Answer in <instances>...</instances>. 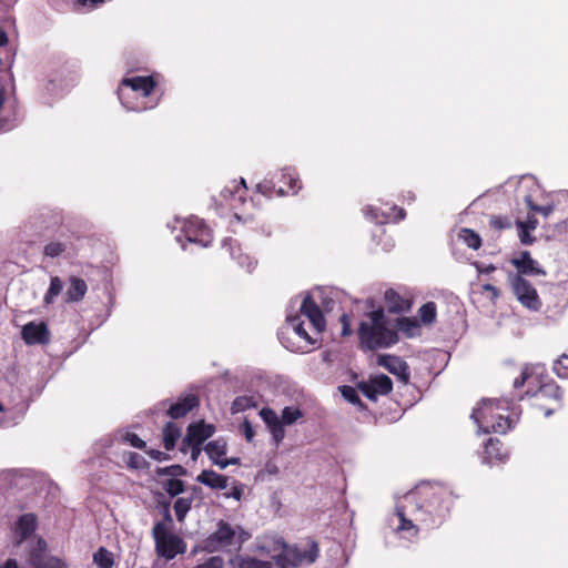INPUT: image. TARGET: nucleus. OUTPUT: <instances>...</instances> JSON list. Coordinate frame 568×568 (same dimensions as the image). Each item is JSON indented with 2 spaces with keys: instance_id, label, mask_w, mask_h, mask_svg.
Segmentation results:
<instances>
[{
  "instance_id": "nucleus-30",
  "label": "nucleus",
  "mask_w": 568,
  "mask_h": 568,
  "mask_svg": "<svg viewBox=\"0 0 568 568\" xmlns=\"http://www.w3.org/2000/svg\"><path fill=\"white\" fill-rule=\"evenodd\" d=\"M485 403L488 404V409L484 413H479V416L483 418L486 416L489 422H494L497 414H495V409H504L507 408L509 402L506 399H484L479 407H484Z\"/></svg>"
},
{
  "instance_id": "nucleus-1",
  "label": "nucleus",
  "mask_w": 568,
  "mask_h": 568,
  "mask_svg": "<svg viewBox=\"0 0 568 568\" xmlns=\"http://www.w3.org/2000/svg\"><path fill=\"white\" fill-rule=\"evenodd\" d=\"M448 490L439 485H420L404 496L403 503L397 505L396 514L400 525L398 531H407L409 536L418 532L414 521L423 523L427 527L434 526L449 511Z\"/></svg>"
},
{
  "instance_id": "nucleus-11",
  "label": "nucleus",
  "mask_w": 568,
  "mask_h": 568,
  "mask_svg": "<svg viewBox=\"0 0 568 568\" xmlns=\"http://www.w3.org/2000/svg\"><path fill=\"white\" fill-rule=\"evenodd\" d=\"M260 417L265 423L275 444L278 445L285 437L284 423L278 415L268 407H264L260 410Z\"/></svg>"
},
{
  "instance_id": "nucleus-48",
  "label": "nucleus",
  "mask_w": 568,
  "mask_h": 568,
  "mask_svg": "<svg viewBox=\"0 0 568 568\" xmlns=\"http://www.w3.org/2000/svg\"><path fill=\"white\" fill-rule=\"evenodd\" d=\"M518 236L523 244L530 245L535 242V237L530 235L527 224L523 221H517Z\"/></svg>"
},
{
  "instance_id": "nucleus-14",
  "label": "nucleus",
  "mask_w": 568,
  "mask_h": 568,
  "mask_svg": "<svg viewBox=\"0 0 568 568\" xmlns=\"http://www.w3.org/2000/svg\"><path fill=\"white\" fill-rule=\"evenodd\" d=\"M364 214L368 220L377 224H384L389 221L398 222L405 217L404 209H399L397 206L390 207L389 212H384L373 206H366L364 209Z\"/></svg>"
},
{
  "instance_id": "nucleus-45",
  "label": "nucleus",
  "mask_w": 568,
  "mask_h": 568,
  "mask_svg": "<svg viewBox=\"0 0 568 568\" xmlns=\"http://www.w3.org/2000/svg\"><path fill=\"white\" fill-rule=\"evenodd\" d=\"M552 369L559 378L568 379V355L562 354L560 358L554 363Z\"/></svg>"
},
{
  "instance_id": "nucleus-22",
  "label": "nucleus",
  "mask_w": 568,
  "mask_h": 568,
  "mask_svg": "<svg viewBox=\"0 0 568 568\" xmlns=\"http://www.w3.org/2000/svg\"><path fill=\"white\" fill-rule=\"evenodd\" d=\"M196 480L212 489H225L227 487V477L211 469L202 470V473L197 475Z\"/></svg>"
},
{
  "instance_id": "nucleus-55",
  "label": "nucleus",
  "mask_w": 568,
  "mask_h": 568,
  "mask_svg": "<svg viewBox=\"0 0 568 568\" xmlns=\"http://www.w3.org/2000/svg\"><path fill=\"white\" fill-rule=\"evenodd\" d=\"M399 328L413 335L412 331L417 328V325L408 318H402L398 321Z\"/></svg>"
},
{
  "instance_id": "nucleus-43",
  "label": "nucleus",
  "mask_w": 568,
  "mask_h": 568,
  "mask_svg": "<svg viewBox=\"0 0 568 568\" xmlns=\"http://www.w3.org/2000/svg\"><path fill=\"white\" fill-rule=\"evenodd\" d=\"M171 525L166 523H155L152 529V536L154 538V542L160 541V539H164L166 537L172 536L173 534L170 531Z\"/></svg>"
},
{
  "instance_id": "nucleus-42",
  "label": "nucleus",
  "mask_w": 568,
  "mask_h": 568,
  "mask_svg": "<svg viewBox=\"0 0 568 568\" xmlns=\"http://www.w3.org/2000/svg\"><path fill=\"white\" fill-rule=\"evenodd\" d=\"M67 250V245L59 241H52L44 246L45 256L54 258L60 256Z\"/></svg>"
},
{
  "instance_id": "nucleus-61",
  "label": "nucleus",
  "mask_w": 568,
  "mask_h": 568,
  "mask_svg": "<svg viewBox=\"0 0 568 568\" xmlns=\"http://www.w3.org/2000/svg\"><path fill=\"white\" fill-rule=\"evenodd\" d=\"M148 454L150 455V457L156 460H164L168 458V455L165 453L155 449L150 450Z\"/></svg>"
},
{
  "instance_id": "nucleus-9",
  "label": "nucleus",
  "mask_w": 568,
  "mask_h": 568,
  "mask_svg": "<svg viewBox=\"0 0 568 568\" xmlns=\"http://www.w3.org/2000/svg\"><path fill=\"white\" fill-rule=\"evenodd\" d=\"M47 542L38 539L36 547L30 552V564L34 568H64L63 564L55 557H45Z\"/></svg>"
},
{
  "instance_id": "nucleus-31",
  "label": "nucleus",
  "mask_w": 568,
  "mask_h": 568,
  "mask_svg": "<svg viewBox=\"0 0 568 568\" xmlns=\"http://www.w3.org/2000/svg\"><path fill=\"white\" fill-rule=\"evenodd\" d=\"M233 240L232 239H225L223 241V247H227V250L230 251V254L233 258L237 260V263L240 266L242 267H245L247 272H252L254 266H255V262L251 260V257L248 255H244V254H239V256H235L234 254V251H233Z\"/></svg>"
},
{
  "instance_id": "nucleus-35",
  "label": "nucleus",
  "mask_w": 568,
  "mask_h": 568,
  "mask_svg": "<svg viewBox=\"0 0 568 568\" xmlns=\"http://www.w3.org/2000/svg\"><path fill=\"white\" fill-rule=\"evenodd\" d=\"M371 381L373 382L378 395H387L393 389V382L385 374H379L371 378Z\"/></svg>"
},
{
  "instance_id": "nucleus-18",
  "label": "nucleus",
  "mask_w": 568,
  "mask_h": 568,
  "mask_svg": "<svg viewBox=\"0 0 568 568\" xmlns=\"http://www.w3.org/2000/svg\"><path fill=\"white\" fill-rule=\"evenodd\" d=\"M540 398H551L555 400L556 406L547 408L545 416H550L557 408L561 406L562 390L556 383H545L540 385L539 389L534 394Z\"/></svg>"
},
{
  "instance_id": "nucleus-5",
  "label": "nucleus",
  "mask_w": 568,
  "mask_h": 568,
  "mask_svg": "<svg viewBox=\"0 0 568 568\" xmlns=\"http://www.w3.org/2000/svg\"><path fill=\"white\" fill-rule=\"evenodd\" d=\"M317 557L318 546L315 541H312L307 548L285 546L282 554L277 556L276 564L280 568H297L315 562Z\"/></svg>"
},
{
  "instance_id": "nucleus-62",
  "label": "nucleus",
  "mask_w": 568,
  "mask_h": 568,
  "mask_svg": "<svg viewBox=\"0 0 568 568\" xmlns=\"http://www.w3.org/2000/svg\"><path fill=\"white\" fill-rule=\"evenodd\" d=\"M476 267L480 273H486V274H489L496 270L495 265H493V264L483 265L480 263H477Z\"/></svg>"
},
{
  "instance_id": "nucleus-37",
  "label": "nucleus",
  "mask_w": 568,
  "mask_h": 568,
  "mask_svg": "<svg viewBox=\"0 0 568 568\" xmlns=\"http://www.w3.org/2000/svg\"><path fill=\"white\" fill-rule=\"evenodd\" d=\"M459 237L468 247L473 250H478L481 245L480 236L470 229H463L460 231Z\"/></svg>"
},
{
  "instance_id": "nucleus-53",
  "label": "nucleus",
  "mask_w": 568,
  "mask_h": 568,
  "mask_svg": "<svg viewBox=\"0 0 568 568\" xmlns=\"http://www.w3.org/2000/svg\"><path fill=\"white\" fill-rule=\"evenodd\" d=\"M224 561L222 557L214 556L206 560L204 564L199 565L196 568H223Z\"/></svg>"
},
{
  "instance_id": "nucleus-29",
  "label": "nucleus",
  "mask_w": 568,
  "mask_h": 568,
  "mask_svg": "<svg viewBox=\"0 0 568 568\" xmlns=\"http://www.w3.org/2000/svg\"><path fill=\"white\" fill-rule=\"evenodd\" d=\"M181 436L180 428L173 422H169L163 428V444L166 450L174 448L176 440Z\"/></svg>"
},
{
  "instance_id": "nucleus-17",
  "label": "nucleus",
  "mask_w": 568,
  "mask_h": 568,
  "mask_svg": "<svg viewBox=\"0 0 568 568\" xmlns=\"http://www.w3.org/2000/svg\"><path fill=\"white\" fill-rule=\"evenodd\" d=\"M214 426L205 424L204 422L191 424L187 427L186 436L183 440L184 444L202 445L204 440L214 434Z\"/></svg>"
},
{
  "instance_id": "nucleus-15",
  "label": "nucleus",
  "mask_w": 568,
  "mask_h": 568,
  "mask_svg": "<svg viewBox=\"0 0 568 568\" xmlns=\"http://www.w3.org/2000/svg\"><path fill=\"white\" fill-rule=\"evenodd\" d=\"M154 87L155 82L152 77H133L123 79L122 88L120 89V99H123L124 88L131 89L141 97H148L153 91Z\"/></svg>"
},
{
  "instance_id": "nucleus-38",
  "label": "nucleus",
  "mask_w": 568,
  "mask_h": 568,
  "mask_svg": "<svg viewBox=\"0 0 568 568\" xmlns=\"http://www.w3.org/2000/svg\"><path fill=\"white\" fill-rule=\"evenodd\" d=\"M303 416L302 410L296 406H286L282 410L281 420L284 425H292Z\"/></svg>"
},
{
  "instance_id": "nucleus-28",
  "label": "nucleus",
  "mask_w": 568,
  "mask_h": 568,
  "mask_svg": "<svg viewBox=\"0 0 568 568\" xmlns=\"http://www.w3.org/2000/svg\"><path fill=\"white\" fill-rule=\"evenodd\" d=\"M232 568H272V564L250 556H236L231 560Z\"/></svg>"
},
{
  "instance_id": "nucleus-44",
  "label": "nucleus",
  "mask_w": 568,
  "mask_h": 568,
  "mask_svg": "<svg viewBox=\"0 0 568 568\" xmlns=\"http://www.w3.org/2000/svg\"><path fill=\"white\" fill-rule=\"evenodd\" d=\"M525 202H526V204H527V206L529 207L530 211L539 213L544 217H548L552 213V211H554V205L552 204H549V205H537V204H535L532 202V199H531L530 195H526L525 196Z\"/></svg>"
},
{
  "instance_id": "nucleus-52",
  "label": "nucleus",
  "mask_w": 568,
  "mask_h": 568,
  "mask_svg": "<svg viewBox=\"0 0 568 568\" xmlns=\"http://www.w3.org/2000/svg\"><path fill=\"white\" fill-rule=\"evenodd\" d=\"M124 440L128 442L132 447L142 449L145 447V442L142 440L136 434L128 433L124 437Z\"/></svg>"
},
{
  "instance_id": "nucleus-46",
  "label": "nucleus",
  "mask_w": 568,
  "mask_h": 568,
  "mask_svg": "<svg viewBox=\"0 0 568 568\" xmlns=\"http://www.w3.org/2000/svg\"><path fill=\"white\" fill-rule=\"evenodd\" d=\"M341 394L351 404L362 406L361 398L354 387L347 385L342 386Z\"/></svg>"
},
{
  "instance_id": "nucleus-49",
  "label": "nucleus",
  "mask_w": 568,
  "mask_h": 568,
  "mask_svg": "<svg viewBox=\"0 0 568 568\" xmlns=\"http://www.w3.org/2000/svg\"><path fill=\"white\" fill-rule=\"evenodd\" d=\"M283 179L286 181L290 185V189L295 194L301 189V183L298 178L294 174L293 170L291 169H284L283 170Z\"/></svg>"
},
{
  "instance_id": "nucleus-21",
  "label": "nucleus",
  "mask_w": 568,
  "mask_h": 568,
  "mask_svg": "<svg viewBox=\"0 0 568 568\" xmlns=\"http://www.w3.org/2000/svg\"><path fill=\"white\" fill-rule=\"evenodd\" d=\"M197 405V398L194 395H189L179 402L170 405L168 408V415L178 419L184 417L189 412H191Z\"/></svg>"
},
{
  "instance_id": "nucleus-39",
  "label": "nucleus",
  "mask_w": 568,
  "mask_h": 568,
  "mask_svg": "<svg viewBox=\"0 0 568 568\" xmlns=\"http://www.w3.org/2000/svg\"><path fill=\"white\" fill-rule=\"evenodd\" d=\"M159 477L170 476L171 478H179L186 475V470L181 465H171L168 467H159L155 470Z\"/></svg>"
},
{
  "instance_id": "nucleus-16",
  "label": "nucleus",
  "mask_w": 568,
  "mask_h": 568,
  "mask_svg": "<svg viewBox=\"0 0 568 568\" xmlns=\"http://www.w3.org/2000/svg\"><path fill=\"white\" fill-rule=\"evenodd\" d=\"M38 520L34 514L28 513L20 516L14 526L17 545H21L37 529Z\"/></svg>"
},
{
  "instance_id": "nucleus-41",
  "label": "nucleus",
  "mask_w": 568,
  "mask_h": 568,
  "mask_svg": "<svg viewBox=\"0 0 568 568\" xmlns=\"http://www.w3.org/2000/svg\"><path fill=\"white\" fill-rule=\"evenodd\" d=\"M419 316H420V320L423 323L425 324H430L435 321L436 318V305L435 303L433 302H428L426 304H424L420 308H419Z\"/></svg>"
},
{
  "instance_id": "nucleus-25",
  "label": "nucleus",
  "mask_w": 568,
  "mask_h": 568,
  "mask_svg": "<svg viewBox=\"0 0 568 568\" xmlns=\"http://www.w3.org/2000/svg\"><path fill=\"white\" fill-rule=\"evenodd\" d=\"M245 191H246L245 180L241 179L239 184L235 181H233L231 186H225L223 189V191L221 192V195L225 200H230L232 206H235V204H234L235 202L244 201Z\"/></svg>"
},
{
  "instance_id": "nucleus-6",
  "label": "nucleus",
  "mask_w": 568,
  "mask_h": 568,
  "mask_svg": "<svg viewBox=\"0 0 568 568\" xmlns=\"http://www.w3.org/2000/svg\"><path fill=\"white\" fill-rule=\"evenodd\" d=\"M509 281L514 294L523 306L534 312L541 308V301L530 282L519 274H509Z\"/></svg>"
},
{
  "instance_id": "nucleus-56",
  "label": "nucleus",
  "mask_w": 568,
  "mask_h": 568,
  "mask_svg": "<svg viewBox=\"0 0 568 568\" xmlns=\"http://www.w3.org/2000/svg\"><path fill=\"white\" fill-rule=\"evenodd\" d=\"M242 495H243V489L240 485L233 486L231 491L224 494V496L226 498H234L235 500H241Z\"/></svg>"
},
{
  "instance_id": "nucleus-8",
  "label": "nucleus",
  "mask_w": 568,
  "mask_h": 568,
  "mask_svg": "<svg viewBox=\"0 0 568 568\" xmlns=\"http://www.w3.org/2000/svg\"><path fill=\"white\" fill-rule=\"evenodd\" d=\"M488 409V404L485 403L484 407H477L473 410L470 417L477 424L479 432L483 433H499L505 434L507 430L511 428V420L508 417H504L503 415H496L494 422H489L486 416H479V413H484Z\"/></svg>"
},
{
  "instance_id": "nucleus-23",
  "label": "nucleus",
  "mask_w": 568,
  "mask_h": 568,
  "mask_svg": "<svg viewBox=\"0 0 568 568\" xmlns=\"http://www.w3.org/2000/svg\"><path fill=\"white\" fill-rule=\"evenodd\" d=\"M506 457V454L501 452V443L498 439L489 438L485 446L484 463L495 464L504 462Z\"/></svg>"
},
{
  "instance_id": "nucleus-50",
  "label": "nucleus",
  "mask_w": 568,
  "mask_h": 568,
  "mask_svg": "<svg viewBox=\"0 0 568 568\" xmlns=\"http://www.w3.org/2000/svg\"><path fill=\"white\" fill-rule=\"evenodd\" d=\"M128 465L134 469H142L145 467L146 460L142 455L131 452L128 456Z\"/></svg>"
},
{
  "instance_id": "nucleus-54",
  "label": "nucleus",
  "mask_w": 568,
  "mask_h": 568,
  "mask_svg": "<svg viewBox=\"0 0 568 568\" xmlns=\"http://www.w3.org/2000/svg\"><path fill=\"white\" fill-rule=\"evenodd\" d=\"M491 226H494L497 230L508 229L510 227L511 223L506 217L495 216L490 221Z\"/></svg>"
},
{
  "instance_id": "nucleus-64",
  "label": "nucleus",
  "mask_w": 568,
  "mask_h": 568,
  "mask_svg": "<svg viewBox=\"0 0 568 568\" xmlns=\"http://www.w3.org/2000/svg\"><path fill=\"white\" fill-rule=\"evenodd\" d=\"M0 568H19V566L16 559L9 558L0 565Z\"/></svg>"
},
{
  "instance_id": "nucleus-40",
  "label": "nucleus",
  "mask_w": 568,
  "mask_h": 568,
  "mask_svg": "<svg viewBox=\"0 0 568 568\" xmlns=\"http://www.w3.org/2000/svg\"><path fill=\"white\" fill-rule=\"evenodd\" d=\"M163 489L172 497L184 493V483L179 478H170L163 483Z\"/></svg>"
},
{
  "instance_id": "nucleus-27",
  "label": "nucleus",
  "mask_w": 568,
  "mask_h": 568,
  "mask_svg": "<svg viewBox=\"0 0 568 568\" xmlns=\"http://www.w3.org/2000/svg\"><path fill=\"white\" fill-rule=\"evenodd\" d=\"M539 369H541L540 365H526L520 373V376L515 378L514 387L520 388L526 383L531 385L537 382V375L539 374Z\"/></svg>"
},
{
  "instance_id": "nucleus-63",
  "label": "nucleus",
  "mask_w": 568,
  "mask_h": 568,
  "mask_svg": "<svg viewBox=\"0 0 568 568\" xmlns=\"http://www.w3.org/2000/svg\"><path fill=\"white\" fill-rule=\"evenodd\" d=\"M103 2H104V0H79L80 4H82V6L90 4L91 8H95L100 4H102Z\"/></svg>"
},
{
  "instance_id": "nucleus-51",
  "label": "nucleus",
  "mask_w": 568,
  "mask_h": 568,
  "mask_svg": "<svg viewBox=\"0 0 568 568\" xmlns=\"http://www.w3.org/2000/svg\"><path fill=\"white\" fill-rule=\"evenodd\" d=\"M240 429L247 442H252L255 436V430L248 419H244Z\"/></svg>"
},
{
  "instance_id": "nucleus-7",
  "label": "nucleus",
  "mask_w": 568,
  "mask_h": 568,
  "mask_svg": "<svg viewBox=\"0 0 568 568\" xmlns=\"http://www.w3.org/2000/svg\"><path fill=\"white\" fill-rule=\"evenodd\" d=\"M181 232L187 242L199 244L202 247H207L212 243L210 229L197 217L192 216L184 220Z\"/></svg>"
},
{
  "instance_id": "nucleus-33",
  "label": "nucleus",
  "mask_w": 568,
  "mask_h": 568,
  "mask_svg": "<svg viewBox=\"0 0 568 568\" xmlns=\"http://www.w3.org/2000/svg\"><path fill=\"white\" fill-rule=\"evenodd\" d=\"M63 290V282L59 276H52L50 280V286L44 294L43 302L45 305L53 303L54 298L61 294Z\"/></svg>"
},
{
  "instance_id": "nucleus-12",
  "label": "nucleus",
  "mask_w": 568,
  "mask_h": 568,
  "mask_svg": "<svg viewBox=\"0 0 568 568\" xmlns=\"http://www.w3.org/2000/svg\"><path fill=\"white\" fill-rule=\"evenodd\" d=\"M155 550L159 556L168 560L173 559L176 555L185 551V544L178 535H172L155 542Z\"/></svg>"
},
{
  "instance_id": "nucleus-13",
  "label": "nucleus",
  "mask_w": 568,
  "mask_h": 568,
  "mask_svg": "<svg viewBox=\"0 0 568 568\" xmlns=\"http://www.w3.org/2000/svg\"><path fill=\"white\" fill-rule=\"evenodd\" d=\"M511 264L517 268L519 275H546L545 270L535 261L528 251H523L517 257L511 260Z\"/></svg>"
},
{
  "instance_id": "nucleus-19",
  "label": "nucleus",
  "mask_w": 568,
  "mask_h": 568,
  "mask_svg": "<svg viewBox=\"0 0 568 568\" xmlns=\"http://www.w3.org/2000/svg\"><path fill=\"white\" fill-rule=\"evenodd\" d=\"M379 365L384 366L392 374L400 377L402 381L407 382L409 378L407 364L396 356H382L378 361Z\"/></svg>"
},
{
  "instance_id": "nucleus-3",
  "label": "nucleus",
  "mask_w": 568,
  "mask_h": 568,
  "mask_svg": "<svg viewBox=\"0 0 568 568\" xmlns=\"http://www.w3.org/2000/svg\"><path fill=\"white\" fill-rule=\"evenodd\" d=\"M358 337L367 349L386 348L398 339L397 333L389 327L382 308L368 313V318L361 322Z\"/></svg>"
},
{
  "instance_id": "nucleus-58",
  "label": "nucleus",
  "mask_w": 568,
  "mask_h": 568,
  "mask_svg": "<svg viewBox=\"0 0 568 568\" xmlns=\"http://www.w3.org/2000/svg\"><path fill=\"white\" fill-rule=\"evenodd\" d=\"M239 464H240V458L232 457V458H223L221 463H217V466L221 469H225L230 465H239Z\"/></svg>"
},
{
  "instance_id": "nucleus-36",
  "label": "nucleus",
  "mask_w": 568,
  "mask_h": 568,
  "mask_svg": "<svg viewBox=\"0 0 568 568\" xmlns=\"http://www.w3.org/2000/svg\"><path fill=\"white\" fill-rule=\"evenodd\" d=\"M93 561L99 568H112L113 566V555L105 548L101 547L93 555Z\"/></svg>"
},
{
  "instance_id": "nucleus-59",
  "label": "nucleus",
  "mask_w": 568,
  "mask_h": 568,
  "mask_svg": "<svg viewBox=\"0 0 568 568\" xmlns=\"http://www.w3.org/2000/svg\"><path fill=\"white\" fill-rule=\"evenodd\" d=\"M187 445L191 447V459L193 462H195L202 452V447H201L202 445H197V444H187Z\"/></svg>"
},
{
  "instance_id": "nucleus-32",
  "label": "nucleus",
  "mask_w": 568,
  "mask_h": 568,
  "mask_svg": "<svg viewBox=\"0 0 568 568\" xmlns=\"http://www.w3.org/2000/svg\"><path fill=\"white\" fill-rule=\"evenodd\" d=\"M256 406H257V400L255 399L254 396L242 395V396H237L233 400L231 410L233 414H236V413L244 412L246 409H250V408H253Z\"/></svg>"
},
{
  "instance_id": "nucleus-2",
  "label": "nucleus",
  "mask_w": 568,
  "mask_h": 568,
  "mask_svg": "<svg viewBox=\"0 0 568 568\" xmlns=\"http://www.w3.org/2000/svg\"><path fill=\"white\" fill-rule=\"evenodd\" d=\"M287 325L298 338L297 343L283 342L291 352L307 353L317 343V336L325 329L324 315L312 294H306L300 305V314H287Z\"/></svg>"
},
{
  "instance_id": "nucleus-20",
  "label": "nucleus",
  "mask_w": 568,
  "mask_h": 568,
  "mask_svg": "<svg viewBox=\"0 0 568 568\" xmlns=\"http://www.w3.org/2000/svg\"><path fill=\"white\" fill-rule=\"evenodd\" d=\"M88 291V285L84 280L71 276L69 278V287L65 292V302L77 303L83 300Z\"/></svg>"
},
{
  "instance_id": "nucleus-10",
  "label": "nucleus",
  "mask_w": 568,
  "mask_h": 568,
  "mask_svg": "<svg viewBox=\"0 0 568 568\" xmlns=\"http://www.w3.org/2000/svg\"><path fill=\"white\" fill-rule=\"evenodd\" d=\"M21 335L23 341L29 344H47L50 339V334L47 325L43 322H30L22 327Z\"/></svg>"
},
{
  "instance_id": "nucleus-34",
  "label": "nucleus",
  "mask_w": 568,
  "mask_h": 568,
  "mask_svg": "<svg viewBox=\"0 0 568 568\" xmlns=\"http://www.w3.org/2000/svg\"><path fill=\"white\" fill-rule=\"evenodd\" d=\"M193 496L179 497L174 503V511L179 523H183L192 507Z\"/></svg>"
},
{
  "instance_id": "nucleus-60",
  "label": "nucleus",
  "mask_w": 568,
  "mask_h": 568,
  "mask_svg": "<svg viewBox=\"0 0 568 568\" xmlns=\"http://www.w3.org/2000/svg\"><path fill=\"white\" fill-rule=\"evenodd\" d=\"M483 290L485 292H488L491 294L493 298H497L499 296V291L496 286L491 285V284H484L483 285Z\"/></svg>"
},
{
  "instance_id": "nucleus-24",
  "label": "nucleus",
  "mask_w": 568,
  "mask_h": 568,
  "mask_svg": "<svg viewBox=\"0 0 568 568\" xmlns=\"http://www.w3.org/2000/svg\"><path fill=\"white\" fill-rule=\"evenodd\" d=\"M204 452L212 463L217 466V463H221L223 459L222 457L226 455L227 444L224 439L217 438L209 442L204 447Z\"/></svg>"
},
{
  "instance_id": "nucleus-4",
  "label": "nucleus",
  "mask_w": 568,
  "mask_h": 568,
  "mask_svg": "<svg viewBox=\"0 0 568 568\" xmlns=\"http://www.w3.org/2000/svg\"><path fill=\"white\" fill-rule=\"evenodd\" d=\"M251 535L241 526H232L225 520H219L216 529L205 540L203 549L209 552L240 550Z\"/></svg>"
},
{
  "instance_id": "nucleus-57",
  "label": "nucleus",
  "mask_w": 568,
  "mask_h": 568,
  "mask_svg": "<svg viewBox=\"0 0 568 568\" xmlns=\"http://www.w3.org/2000/svg\"><path fill=\"white\" fill-rule=\"evenodd\" d=\"M341 323L343 325V328H342V335L343 336H347L352 333V329H351V318L347 314H343L341 316Z\"/></svg>"
},
{
  "instance_id": "nucleus-26",
  "label": "nucleus",
  "mask_w": 568,
  "mask_h": 568,
  "mask_svg": "<svg viewBox=\"0 0 568 568\" xmlns=\"http://www.w3.org/2000/svg\"><path fill=\"white\" fill-rule=\"evenodd\" d=\"M385 301L390 313H400L409 308L408 301L392 288L385 292Z\"/></svg>"
},
{
  "instance_id": "nucleus-47",
  "label": "nucleus",
  "mask_w": 568,
  "mask_h": 568,
  "mask_svg": "<svg viewBox=\"0 0 568 568\" xmlns=\"http://www.w3.org/2000/svg\"><path fill=\"white\" fill-rule=\"evenodd\" d=\"M358 389L363 393L364 396H366L371 400H377L378 393L373 384L372 381L369 382H359L358 383Z\"/></svg>"
}]
</instances>
